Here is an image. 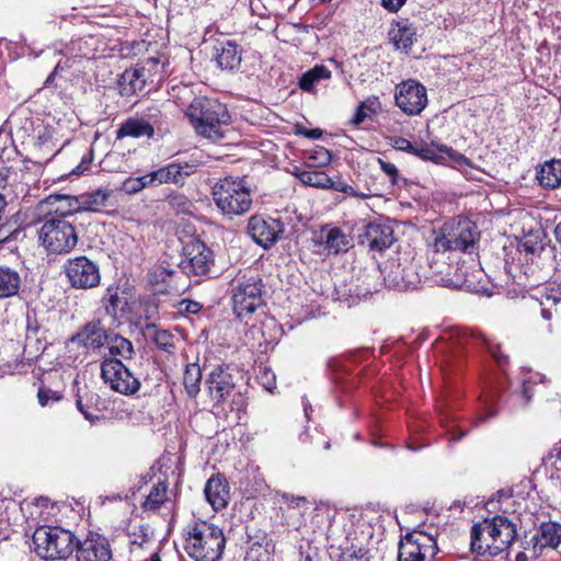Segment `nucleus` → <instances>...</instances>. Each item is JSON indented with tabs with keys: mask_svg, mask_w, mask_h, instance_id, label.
<instances>
[{
	"mask_svg": "<svg viewBox=\"0 0 561 561\" xmlns=\"http://www.w3.org/2000/svg\"><path fill=\"white\" fill-rule=\"evenodd\" d=\"M225 545L222 530L213 524L202 522L188 526L184 549L195 561H218Z\"/></svg>",
	"mask_w": 561,
	"mask_h": 561,
	"instance_id": "obj_1",
	"label": "nucleus"
},
{
	"mask_svg": "<svg viewBox=\"0 0 561 561\" xmlns=\"http://www.w3.org/2000/svg\"><path fill=\"white\" fill-rule=\"evenodd\" d=\"M197 134L211 140L222 138V126L228 125L229 114L226 106L208 99H196L186 112Z\"/></svg>",
	"mask_w": 561,
	"mask_h": 561,
	"instance_id": "obj_2",
	"label": "nucleus"
},
{
	"mask_svg": "<svg viewBox=\"0 0 561 561\" xmlns=\"http://www.w3.org/2000/svg\"><path fill=\"white\" fill-rule=\"evenodd\" d=\"M213 199L224 215L241 216L252 206L250 188L244 180L227 176L213 187Z\"/></svg>",
	"mask_w": 561,
	"mask_h": 561,
	"instance_id": "obj_3",
	"label": "nucleus"
},
{
	"mask_svg": "<svg viewBox=\"0 0 561 561\" xmlns=\"http://www.w3.org/2000/svg\"><path fill=\"white\" fill-rule=\"evenodd\" d=\"M36 554L44 560H66L76 549V536L60 527H39L33 535Z\"/></svg>",
	"mask_w": 561,
	"mask_h": 561,
	"instance_id": "obj_4",
	"label": "nucleus"
},
{
	"mask_svg": "<svg viewBox=\"0 0 561 561\" xmlns=\"http://www.w3.org/2000/svg\"><path fill=\"white\" fill-rule=\"evenodd\" d=\"M263 283L257 275L239 274L230 284L232 309L242 319L264 305Z\"/></svg>",
	"mask_w": 561,
	"mask_h": 561,
	"instance_id": "obj_5",
	"label": "nucleus"
},
{
	"mask_svg": "<svg viewBox=\"0 0 561 561\" xmlns=\"http://www.w3.org/2000/svg\"><path fill=\"white\" fill-rule=\"evenodd\" d=\"M479 232L469 219L449 220L440 228L435 238V252L461 251L471 252L474 249Z\"/></svg>",
	"mask_w": 561,
	"mask_h": 561,
	"instance_id": "obj_6",
	"label": "nucleus"
},
{
	"mask_svg": "<svg viewBox=\"0 0 561 561\" xmlns=\"http://www.w3.org/2000/svg\"><path fill=\"white\" fill-rule=\"evenodd\" d=\"M42 245L50 253H70L78 243L73 225L58 216H46L38 231Z\"/></svg>",
	"mask_w": 561,
	"mask_h": 561,
	"instance_id": "obj_7",
	"label": "nucleus"
},
{
	"mask_svg": "<svg viewBox=\"0 0 561 561\" xmlns=\"http://www.w3.org/2000/svg\"><path fill=\"white\" fill-rule=\"evenodd\" d=\"M473 534L477 541L480 540L478 535L488 534L491 537L490 545H476L479 550H491V556H497L512 545L516 538L517 530L515 524L507 517L496 515L493 518H485L483 522L474 524Z\"/></svg>",
	"mask_w": 561,
	"mask_h": 561,
	"instance_id": "obj_8",
	"label": "nucleus"
},
{
	"mask_svg": "<svg viewBox=\"0 0 561 561\" xmlns=\"http://www.w3.org/2000/svg\"><path fill=\"white\" fill-rule=\"evenodd\" d=\"M101 377L112 390L124 396H133L140 389V380L118 358H104L101 363Z\"/></svg>",
	"mask_w": 561,
	"mask_h": 561,
	"instance_id": "obj_9",
	"label": "nucleus"
},
{
	"mask_svg": "<svg viewBox=\"0 0 561 561\" xmlns=\"http://www.w3.org/2000/svg\"><path fill=\"white\" fill-rule=\"evenodd\" d=\"M438 552L437 542L431 535L413 531L401 538L398 547L399 561H433Z\"/></svg>",
	"mask_w": 561,
	"mask_h": 561,
	"instance_id": "obj_10",
	"label": "nucleus"
},
{
	"mask_svg": "<svg viewBox=\"0 0 561 561\" xmlns=\"http://www.w3.org/2000/svg\"><path fill=\"white\" fill-rule=\"evenodd\" d=\"M64 272L70 286L76 289H92L101 283L99 265L85 255L67 260Z\"/></svg>",
	"mask_w": 561,
	"mask_h": 561,
	"instance_id": "obj_11",
	"label": "nucleus"
},
{
	"mask_svg": "<svg viewBox=\"0 0 561 561\" xmlns=\"http://www.w3.org/2000/svg\"><path fill=\"white\" fill-rule=\"evenodd\" d=\"M394 101L407 115H419L427 105L426 88L415 80H405L396 87Z\"/></svg>",
	"mask_w": 561,
	"mask_h": 561,
	"instance_id": "obj_12",
	"label": "nucleus"
},
{
	"mask_svg": "<svg viewBox=\"0 0 561 561\" xmlns=\"http://www.w3.org/2000/svg\"><path fill=\"white\" fill-rule=\"evenodd\" d=\"M185 255L180 267L188 276H204L214 264L213 251L199 240L191 242L185 248Z\"/></svg>",
	"mask_w": 561,
	"mask_h": 561,
	"instance_id": "obj_13",
	"label": "nucleus"
},
{
	"mask_svg": "<svg viewBox=\"0 0 561 561\" xmlns=\"http://www.w3.org/2000/svg\"><path fill=\"white\" fill-rule=\"evenodd\" d=\"M284 232V225L272 217L252 216L248 222V233L252 240L264 249L273 247Z\"/></svg>",
	"mask_w": 561,
	"mask_h": 561,
	"instance_id": "obj_14",
	"label": "nucleus"
},
{
	"mask_svg": "<svg viewBox=\"0 0 561 561\" xmlns=\"http://www.w3.org/2000/svg\"><path fill=\"white\" fill-rule=\"evenodd\" d=\"M108 332L102 319L94 318L81 325L69 341L87 351H98L105 346Z\"/></svg>",
	"mask_w": 561,
	"mask_h": 561,
	"instance_id": "obj_15",
	"label": "nucleus"
},
{
	"mask_svg": "<svg viewBox=\"0 0 561 561\" xmlns=\"http://www.w3.org/2000/svg\"><path fill=\"white\" fill-rule=\"evenodd\" d=\"M236 374L230 366H217L207 377L206 385L209 394L216 402L226 401L236 389Z\"/></svg>",
	"mask_w": 561,
	"mask_h": 561,
	"instance_id": "obj_16",
	"label": "nucleus"
},
{
	"mask_svg": "<svg viewBox=\"0 0 561 561\" xmlns=\"http://www.w3.org/2000/svg\"><path fill=\"white\" fill-rule=\"evenodd\" d=\"M561 543V524L557 522H543L536 534L524 547L531 552V558L537 559L545 548L556 549Z\"/></svg>",
	"mask_w": 561,
	"mask_h": 561,
	"instance_id": "obj_17",
	"label": "nucleus"
},
{
	"mask_svg": "<svg viewBox=\"0 0 561 561\" xmlns=\"http://www.w3.org/2000/svg\"><path fill=\"white\" fill-rule=\"evenodd\" d=\"M383 280L389 288L397 290H414L421 284V277L416 267L412 264L407 266L391 265L385 274Z\"/></svg>",
	"mask_w": 561,
	"mask_h": 561,
	"instance_id": "obj_18",
	"label": "nucleus"
},
{
	"mask_svg": "<svg viewBox=\"0 0 561 561\" xmlns=\"http://www.w3.org/2000/svg\"><path fill=\"white\" fill-rule=\"evenodd\" d=\"M359 238L362 244L379 252L390 248L394 242L392 227L381 221H373L366 225L365 231Z\"/></svg>",
	"mask_w": 561,
	"mask_h": 561,
	"instance_id": "obj_19",
	"label": "nucleus"
},
{
	"mask_svg": "<svg viewBox=\"0 0 561 561\" xmlns=\"http://www.w3.org/2000/svg\"><path fill=\"white\" fill-rule=\"evenodd\" d=\"M197 164L194 162H172L167 167L160 168L149 173V181L152 185L163 183L183 184L185 179L194 174Z\"/></svg>",
	"mask_w": 561,
	"mask_h": 561,
	"instance_id": "obj_20",
	"label": "nucleus"
},
{
	"mask_svg": "<svg viewBox=\"0 0 561 561\" xmlns=\"http://www.w3.org/2000/svg\"><path fill=\"white\" fill-rule=\"evenodd\" d=\"M77 561H111L112 550L103 537L87 538L76 546Z\"/></svg>",
	"mask_w": 561,
	"mask_h": 561,
	"instance_id": "obj_21",
	"label": "nucleus"
},
{
	"mask_svg": "<svg viewBox=\"0 0 561 561\" xmlns=\"http://www.w3.org/2000/svg\"><path fill=\"white\" fill-rule=\"evenodd\" d=\"M41 208L47 210V216H58L66 219L68 216L82 211L79 196L51 194L39 203Z\"/></svg>",
	"mask_w": 561,
	"mask_h": 561,
	"instance_id": "obj_22",
	"label": "nucleus"
},
{
	"mask_svg": "<svg viewBox=\"0 0 561 561\" xmlns=\"http://www.w3.org/2000/svg\"><path fill=\"white\" fill-rule=\"evenodd\" d=\"M160 111L157 108H149L147 117L145 118H129L116 131L117 138L124 137H152L154 133V125L158 123Z\"/></svg>",
	"mask_w": 561,
	"mask_h": 561,
	"instance_id": "obj_23",
	"label": "nucleus"
},
{
	"mask_svg": "<svg viewBox=\"0 0 561 561\" xmlns=\"http://www.w3.org/2000/svg\"><path fill=\"white\" fill-rule=\"evenodd\" d=\"M214 58L224 70H237L242 60V49L234 42L230 39L217 41L214 46Z\"/></svg>",
	"mask_w": 561,
	"mask_h": 561,
	"instance_id": "obj_24",
	"label": "nucleus"
},
{
	"mask_svg": "<svg viewBox=\"0 0 561 561\" xmlns=\"http://www.w3.org/2000/svg\"><path fill=\"white\" fill-rule=\"evenodd\" d=\"M204 493L215 511L225 508L230 499V488L221 474H213L206 482Z\"/></svg>",
	"mask_w": 561,
	"mask_h": 561,
	"instance_id": "obj_25",
	"label": "nucleus"
},
{
	"mask_svg": "<svg viewBox=\"0 0 561 561\" xmlns=\"http://www.w3.org/2000/svg\"><path fill=\"white\" fill-rule=\"evenodd\" d=\"M159 64L158 58L151 57L134 69H126L122 75L123 83L129 85V92L136 93L137 91H142L152 70L157 68Z\"/></svg>",
	"mask_w": 561,
	"mask_h": 561,
	"instance_id": "obj_26",
	"label": "nucleus"
},
{
	"mask_svg": "<svg viewBox=\"0 0 561 561\" xmlns=\"http://www.w3.org/2000/svg\"><path fill=\"white\" fill-rule=\"evenodd\" d=\"M319 243L324 245L329 253L337 254L350 248V239L340 228H323L319 236Z\"/></svg>",
	"mask_w": 561,
	"mask_h": 561,
	"instance_id": "obj_27",
	"label": "nucleus"
},
{
	"mask_svg": "<svg viewBox=\"0 0 561 561\" xmlns=\"http://www.w3.org/2000/svg\"><path fill=\"white\" fill-rule=\"evenodd\" d=\"M108 335L105 345L108 348L110 358H118L123 362L134 357V345L128 339L113 331H110Z\"/></svg>",
	"mask_w": 561,
	"mask_h": 561,
	"instance_id": "obj_28",
	"label": "nucleus"
},
{
	"mask_svg": "<svg viewBox=\"0 0 561 561\" xmlns=\"http://www.w3.org/2000/svg\"><path fill=\"white\" fill-rule=\"evenodd\" d=\"M332 76L331 70L323 65H316L311 69L307 70L299 78V88L308 93H316V87L322 80H329Z\"/></svg>",
	"mask_w": 561,
	"mask_h": 561,
	"instance_id": "obj_29",
	"label": "nucleus"
},
{
	"mask_svg": "<svg viewBox=\"0 0 561 561\" xmlns=\"http://www.w3.org/2000/svg\"><path fill=\"white\" fill-rule=\"evenodd\" d=\"M20 274L8 266L0 267V299L18 295L21 287Z\"/></svg>",
	"mask_w": 561,
	"mask_h": 561,
	"instance_id": "obj_30",
	"label": "nucleus"
},
{
	"mask_svg": "<svg viewBox=\"0 0 561 561\" xmlns=\"http://www.w3.org/2000/svg\"><path fill=\"white\" fill-rule=\"evenodd\" d=\"M540 185L556 188L561 185V159L546 162L538 173Z\"/></svg>",
	"mask_w": 561,
	"mask_h": 561,
	"instance_id": "obj_31",
	"label": "nucleus"
},
{
	"mask_svg": "<svg viewBox=\"0 0 561 561\" xmlns=\"http://www.w3.org/2000/svg\"><path fill=\"white\" fill-rule=\"evenodd\" d=\"M110 195L111 193L108 190L101 188L80 195L79 199L82 206V211H101L102 207L106 206Z\"/></svg>",
	"mask_w": 561,
	"mask_h": 561,
	"instance_id": "obj_32",
	"label": "nucleus"
},
{
	"mask_svg": "<svg viewBox=\"0 0 561 561\" xmlns=\"http://www.w3.org/2000/svg\"><path fill=\"white\" fill-rule=\"evenodd\" d=\"M202 377V368L197 363L186 365L183 385L188 397L195 398L199 393Z\"/></svg>",
	"mask_w": 561,
	"mask_h": 561,
	"instance_id": "obj_33",
	"label": "nucleus"
},
{
	"mask_svg": "<svg viewBox=\"0 0 561 561\" xmlns=\"http://www.w3.org/2000/svg\"><path fill=\"white\" fill-rule=\"evenodd\" d=\"M102 304L107 316L117 318L119 312H124L126 301L119 296L118 287H107Z\"/></svg>",
	"mask_w": 561,
	"mask_h": 561,
	"instance_id": "obj_34",
	"label": "nucleus"
},
{
	"mask_svg": "<svg viewBox=\"0 0 561 561\" xmlns=\"http://www.w3.org/2000/svg\"><path fill=\"white\" fill-rule=\"evenodd\" d=\"M274 550L272 540L263 538L251 543L245 553V561H270Z\"/></svg>",
	"mask_w": 561,
	"mask_h": 561,
	"instance_id": "obj_35",
	"label": "nucleus"
},
{
	"mask_svg": "<svg viewBox=\"0 0 561 561\" xmlns=\"http://www.w3.org/2000/svg\"><path fill=\"white\" fill-rule=\"evenodd\" d=\"M391 39L397 49L408 53L416 39L413 27L403 25L391 32Z\"/></svg>",
	"mask_w": 561,
	"mask_h": 561,
	"instance_id": "obj_36",
	"label": "nucleus"
},
{
	"mask_svg": "<svg viewBox=\"0 0 561 561\" xmlns=\"http://www.w3.org/2000/svg\"><path fill=\"white\" fill-rule=\"evenodd\" d=\"M299 180L309 186L319 188H329L333 186L332 179L323 171H301L298 174Z\"/></svg>",
	"mask_w": 561,
	"mask_h": 561,
	"instance_id": "obj_37",
	"label": "nucleus"
},
{
	"mask_svg": "<svg viewBox=\"0 0 561 561\" xmlns=\"http://www.w3.org/2000/svg\"><path fill=\"white\" fill-rule=\"evenodd\" d=\"M168 500V483L160 481L152 486L150 493L146 497L144 506L148 510H158Z\"/></svg>",
	"mask_w": 561,
	"mask_h": 561,
	"instance_id": "obj_38",
	"label": "nucleus"
},
{
	"mask_svg": "<svg viewBox=\"0 0 561 561\" xmlns=\"http://www.w3.org/2000/svg\"><path fill=\"white\" fill-rule=\"evenodd\" d=\"M153 343L158 348L167 352L173 353L175 348L174 336L168 330H154V334L152 336Z\"/></svg>",
	"mask_w": 561,
	"mask_h": 561,
	"instance_id": "obj_39",
	"label": "nucleus"
},
{
	"mask_svg": "<svg viewBox=\"0 0 561 561\" xmlns=\"http://www.w3.org/2000/svg\"><path fill=\"white\" fill-rule=\"evenodd\" d=\"M149 179V173L138 178H128L123 182L122 190L127 194H136L146 186L152 185Z\"/></svg>",
	"mask_w": 561,
	"mask_h": 561,
	"instance_id": "obj_40",
	"label": "nucleus"
},
{
	"mask_svg": "<svg viewBox=\"0 0 561 561\" xmlns=\"http://www.w3.org/2000/svg\"><path fill=\"white\" fill-rule=\"evenodd\" d=\"M331 152L324 147L318 146L314 151L307 157L310 167H324L331 162Z\"/></svg>",
	"mask_w": 561,
	"mask_h": 561,
	"instance_id": "obj_41",
	"label": "nucleus"
},
{
	"mask_svg": "<svg viewBox=\"0 0 561 561\" xmlns=\"http://www.w3.org/2000/svg\"><path fill=\"white\" fill-rule=\"evenodd\" d=\"M412 154L423 159V160H428V161H438L439 157L438 154L436 153V150L433 146H428V145H424V146H421V147H416L414 145V150L412 152Z\"/></svg>",
	"mask_w": 561,
	"mask_h": 561,
	"instance_id": "obj_42",
	"label": "nucleus"
},
{
	"mask_svg": "<svg viewBox=\"0 0 561 561\" xmlns=\"http://www.w3.org/2000/svg\"><path fill=\"white\" fill-rule=\"evenodd\" d=\"M490 354L494 358V360L497 363L499 366H504L508 363V357L503 354L501 351V346L499 344H494L491 341L483 339Z\"/></svg>",
	"mask_w": 561,
	"mask_h": 561,
	"instance_id": "obj_43",
	"label": "nucleus"
},
{
	"mask_svg": "<svg viewBox=\"0 0 561 561\" xmlns=\"http://www.w3.org/2000/svg\"><path fill=\"white\" fill-rule=\"evenodd\" d=\"M479 537V541L476 540L474 538V534H473V527L471 528V550L472 552L479 554V556H484V554H489L491 556V550H479L477 545L476 543H480L481 546H484V543H488L490 545L491 543V537L488 536V534H484V535H478Z\"/></svg>",
	"mask_w": 561,
	"mask_h": 561,
	"instance_id": "obj_44",
	"label": "nucleus"
},
{
	"mask_svg": "<svg viewBox=\"0 0 561 561\" xmlns=\"http://www.w3.org/2000/svg\"><path fill=\"white\" fill-rule=\"evenodd\" d=\"M260 380H261V383L262 386L268 390V391H273V389L276 388V379H275V375L274 373L268 369V368H264L262 371H261V375H260Z\"/></svg>",
	"mask_w": 561,
	"mask_h": 561,
	"instance_id": "obj_45",
	"label": "nucleus"
},
{
	"mask_svg": "<svg viewBox=\"0 0 561 561\" xmlns=\"http://www.w3.org/2000/svg\"><path fill=\"white\" fill-rule=\"evenodd\" d=\"M380 169L390 178L392 184L398 183L399 171L393 163L386 162L382 159H378Z\"/></svg>",
	"mask_w": 561,
	"mask_h": 561,
	"instance_id": "obj_46",
	"label": "nucleus"
},
{
	"mask_svg": "<svg viewBox=\"0 0 561 561\" xmlns=\"http://www.w3.org/2000/svg\"><path fill=\"white\" fill-rule=\"evenodd\" d=\"M390 144L394 149L400 150V151H405V152L412 153L414 150V145L410 140H408L403 137H393V138H391Z\"/></svg>",
	"mask_w": 561,
	"mask_h": 561,
	"instance_id": "obj_47",
	"label": "nucleus"
},
{
	"mask_svg": "<svg viewBox=\"0 0 561 561\" xmlns=\"http://www.w3.org/2000/svg\"><path fill=\"white\" fill-rule=\"evenodd\" d=\"M179 306H180L181 312L191 313V314H196L197 312L201 311V309L203 307L202 304H199L198 301L188 300V299H183Z\"/></svg>",
	"mask_w": 561,
	"mask_h": 561,
	"instance_id": "obj_48",
	"label": "nucleus"
},
{
	"mask_svg": "<svg viewBox=\"0 0 561 561\" xmlns=\"http://www.w3.org/2000/svg\"><path fill=\"white\" fill-rule=\"evenodd\" d=\"M299 561H320V557L314 547L307 545L306 548L301 547Z\"/></svg>",
	"mask_w": 561,
	"mask_h": 561,
	"instance_id": "obj_49",
	"label": "nucleus"
},
{
	"mask_svg": "<svg viewBox=\"0 0 561 561\" xmlns=\"http://www.w3.org/2000/svg\"><path fill=\"white\" fill-rule=\"evenodd\" d=\"M365 556L366 550L359 548L358 550H352L344 553L340 561H368Z\"/></svg>",
	"mask_w": 561,
	"mask_h": 561,
	"instance_id": "obj_50",
	"label": "nucleus"
},
{
	"mask_svg": "<svg viewBox=\"0 0 561 561\" xmlns=\"http://www.w3.org/2000/svg\"><path fill=\"white\" fill-rule=\"evenodd\" d=\"M37 397H38L39 404L42 407H45L50 399L54 401H58L60 398L57 392H54L51 390H46V389H39Z\"/></svg>",
	"mask_w": 561,
	"mask_h": 561,
	"instance_id": "obj_51",
	"label": "nucleus"
},
{
	"mask_svg": "<svg viewBox=\"0 0 561 561\" xmlns=\"http://www.w3.org/2000/svg\"><path fill=\"white\" fill-rule=\"evenodd\" d=\"M296 134L297 135H304V136H306L307 138H310V139H319V138L322 137V130L319 129V128L307 129L305 127L298 126L296 128Z\"/></svg>",
	"mask_w": 561,
	"mask_h": 561,
	"instance_id": "obj_52",
	"label": "nucleus"
},
{
	"mask_svg": "<svg viewBox=\"0 0 561 561\" xmlns=\"http://www.w3.org/2000/svg\"><path fill=\"white\" fill-rule=\"evenodd\" d=\"M362 106L366 110V112L376 113L379 107L378 98H368L364 102L360 103Z\"/></svg>",
	"mask_w": 561,
	"mask_h": 561,
	"instance_id": "obj_53",
	"label": "nucleus"
},
{
	"mask_svg": "<svg viewBox=\"0 0 561 561\" xmlns=\"http://www.w3.org/2000/svg\"><path fill=\"white\" fill-rule=\"evenodd\" d=\"M76 405H77V409L82 413L84 419L89 420L90 422L93 423L99 419L98 415H94L89 412V410L83 405L82 400L80 398L77 399Z\"/></svg>",
	"mask_w": 561,
	"mask_h": 561,
	"instance_id": "obj_54",
	"label": "nucleus"
},
{
	"mask_svg": "<svg viewBox=\"0 0 561 561\" xmlns=\"http://www.w3.org/2000/svg\"><path fill=\"white\" fill-rule=\"evenodd\" d=\"M382 5L390 12H397L407 0H381Z\"/></svg>",
	"mask_w": 561,
	"mask_h": 561,
	"instance_id": "obj_55",
	"label": "nucleus"
},
{
	"mask_svg": "<svg viewBox=\"0 0 561 561\" xmlns=\"http://www.w3.org/2000/svg\"><path fill=\"white\" fill-rule=\"evenodd\" d=\"M367 117V112L366 110L364 108V106H362V104H359L356 108V112L352 118V123L354 125H359L362 124Z\"/></svg>",
	"mask_w": 561,
	"mask_h": 561,
	"instance_id": "obj_56",
	"label": "nucleus"
},
{
	"mask_svg": "<svg viewBox=\"0 0 561 561\" xmlns=\"http://www.w3.org/2000/svg\"><path fill=\"white\" fill-rule=\"evenodd\" d=\"M91 162L92 158L90 154L88 157H83L79 165L72 172L76 174H82L90 168Z\"/></svg>",
	"mask_w": 561,
	"mask_h": 561,
	"instance_id": "obj_57",
	"label": "nucleus"
},
{
	"mask_svg": "<svg viewBox=\"0 0 561 561\" xmlns=\"http://www.w3.org/2000/svg\"><path fill=\"white\" fill-rule=\"evenodd\" d=\"M330 188H333L335 191L343 192L346 194H351L354 196L357 195L352 186H350L345 183H342V182H337V183L333 182V186H331Z\"/></svg>",
	"mask_w": 561,
	"mask_h": 561,
	"instance_id": "obj_58",
	"label": "nucleus"
},
{
	"mask_svg": "<svg viewBox=\"0 0 561 561\" xmlns=\"http://www.w3.org/2000/svg\"><path fill=\"white\" fill-rule=\"evenodd\" d=\"M523 397L526 399V401H529L533 397V392L530 390L529 385L526 381H523Z\"/></svg>",
	"mask_w": 561,
	"mask_h": 561,
	"instance_id": "obj_59",
	"label": "nucleus"
},
{
	"mask_svg": "<svg viewBox=\"0 0 561 561\" xmlns=\"http://www.w3.org/2000/svg\"><path fill=\"white\" fill-rule=\"evenodd\" d=\"M554 237L561 248V221L554 228Z\"/></svg>",
	"mask_w": 561,
	"mask_h": 561,
	"instance_id": "obj_60",
	"label": "nucleus"
},
{
	"mask_svg": "<svg viewBox=\"0 0 561 561\" xmlns=\"http://www.w3.org/2000/svg\"><path fill=\"white\" fill-rule=\"evenodd\" d=\"M381 274H382V272L380 270L374 268L367 276L369 278L379 279Z\"/></svg>",
	"mask_w": 561,
	"mask_h": 561,
	"instance_id": "obj_61",
	"label": "nucleus"
},
{
	"mask_svg": "<svg viewBox=\"0 0 561 561\" xmlns=\"http://www.w3.org/2000/svg\"><path fill=\"white\" fill-rule=\"evenodd\" d=\"M541 316L545 320H550L552 318V312L550 311V309L543 307L541 309Z\"/></svg>",
	"mask_w": 561,
	"mask_h": 561,
	"instance_id": "obj_62",
	"label": "nucleus"
},
{
	"mask_svg": "<svg viewBox=\"0 0 561 561\" xmlns=\"http://www.w3.org/2000/svg\"><path fill=\"white\" fill-rule=\"evenodd\" d=\"M375 291H378V287H377V285H375L374 287H370V286L368 285V287H367V289H366V291H365V293H360V291H358L357 294H358V295L363 294L364 296H366V295H371V294H373V293H375Z\"/></svg>",
	"mask_w": 561,
	"mask_h": 561,
	"instance_id": "obj_63",
	"label": "nucleus"
},
{
	"mask_svg": "<svg viewBox=\"0 0 561 561\" xmlns=\"http://www.w3.org/2000/svg\"><path fill=\"white\" fill-rule=\"evenodd\" d=\"M527 560H528V557H527L526 552L522 551V552L517 553L516 561H527Z\"/></svg>",
	"mask_w": 561,
	"mask_h": 561,
	"instance_id": "obj_64",
	"label": "nucleus"
}]
</instances>
